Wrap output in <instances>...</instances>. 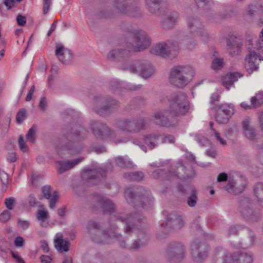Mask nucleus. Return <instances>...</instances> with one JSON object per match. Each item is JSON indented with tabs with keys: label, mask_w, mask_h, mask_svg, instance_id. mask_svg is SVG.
Here are the masks:
<instances>
[{
	"label": "nucleus",
	"mask_w": 263,
	"mask_h": 263,
	"mask_svg": "<svg viewBox=\"0 0 263 263\" xmlns=\"http://www.w3.org/2000/svg\"><path fill=\"white\" fill-rule=\"evenodd\" d=\"M116 219L125 224L124 232L128 235L135 234L138 237V240L129 247L130 250H135L144 245L148 240V235L144 229L139 228L140 219L137 216L132 214L125 215L119 213L116 216Z\"/></svg>",
	"instance_id": "nucleus-1"
},
{
	"label": "nucleus",
	"mask_w": 263,
	"mask_h": 263,
	"mask_svg": "<svg viewBox=\"0 0 263 263\" xmlns=\"http://www.w3.org/2000/svg\"><path fill=\"white\" fill-rule=\"evenodd\" d=\"M87 233L91 240L97 243H107L110 242L111 238H116L122 248H125V242L122 240V235L115 232H106L102 231L100 224L96 221L90 220L87 226Z\"/></svg>",
	"instance_id": "nucleus-2"
},
{
	"label": "nucleus",
	"mask_w": 263,
	"mask_h": 263,
	"mask_svg": "<svg viewBox=\"0 0 263 263\" xmlns=\"http://www.w3.org/2000/svg\"><path fill=\"white\" fill-rule=\"evenodd\" d=\"M213 260L219 263H253V255L250 252H236L228 254L221 247L215 249Z\"/></svg>",
	"instance_id": "nucleus-3"
},
{
	"label": "nucleus",
	"mask_w": 263,
	"mask_h": 263,
	"mask_svg": "<svg viewBox=\"0 0 263 263\" xmlns=\"http://www.w3.org/2000/svg\"><path fill=\"white\" fill-rule=\"evenodd\" d=\"M195 76L194 69L189 65H177L173 67L169 76V81L174 86L183 88Z\"/></svg>",
	"instance_id": "nucleus-4"
},
{
	"label": "nucleus",
	"mask_w": 263,
	"mask_h": 263,
	"mask_svg": "<svg viewBox=\"0 0 263 263\" xmlns=\"http://www.w3.org/2000/svg\"><path fill=\"white\" fill-rule=\"evenodd\" d=\"M125 46L132 52L140 51L150 45L147 34L141 29H133L127 32L125 38Z\"/></svg>",
	"instance_id": "nucleus-5"
},
{
	"label": "nucleus",
	"mask_w": 263,
	"mask_h": 263,
	"mask_svg": "<svg viewBox=\"0 0 263 263\" xmlns=\"http://www.w3.org/2000/svg\"><path fill=\"white\" fill-rule=\"evenodd\" d=\"M152 176L156 179H165L170 180L173 177H177L180 179L192 178L195 176L194 172L192 168L187 170L182 162L178 166L172 168L167 173L164 170L158 169L154 171Z\"/></svg>",
	"instance_id": "nucleus-6"
},
{
	"label": "nucleus",
	"mask_w": 263,
	"mask_h": 263,
	"mask_svg": "<svg viewBox=\"0 0 263 263\" xmlns=\"http://www.w3.org/2000/svg\"><path fill=\"white\" fill-rule=\"evenodd\" d=\"M170 104L169 108L174 116H183L190 109V103L186 95L180 92L171 95L167 99Z\"/></svg>",
	"instance_id": "nucleus-7"
},
{
	"label": "nucleus",
	"mask_w": 263,
	"mask_h": 263,
	"mask_svg": "<svg viewBox=\"0 0 263 263\" xmlns=\"http://www.w3.org/2000/svg\"><path fill=\"white\" fill-rule=\"evenodd\" d=\"M136 4L137 0H114L111 9L107 11L105 17H111L116 13L132 14L137 10Z\"/></svg>",
	"instance_id": "nucleus-8"
},
{
	"label": "nucleus",
	"mask_w": 263,
	"mask_h": 263,
	"mask_svg": "<svg viewBox=\"0 0 263 263\" xmlns=\"http://www.w3.org/2000/svg\"><path fill=\"white\" fill-rule=\"evenodd\" d=\"M147 124V120L144 118L124 119L117 121L115 126L119 130L135 133L144 129Z\"/></svg>",
	"instance_id": "nucleus-9"
},
{
	"label": "nucleus",
	"mask_w": 263,
	"mask_h": 263,
	"mask_svg": "<svg viewBox=\"0 0 263 263\" xmlns=\"http://www.w3.org/2000/svg\"><path fill=\"white\" fill-rule=\"evenodd\" d=\"M176 117L172 115L171 110L170 108L162 109H158L153 113L152 116V120L158 126L165 127H174L178 124Z\"/></svg>",
	"instance_id": "nucleus-10"
},
{
	"label": "nucleus",
	"mask_w": 263,
	"mask_h": 263,
	"mask_svg": "<svg viewBox=\"0 0 263 263\" xmlns=\"http://www.w3.org/2000/svg\"><path fill=\"white\" fill-rule=\"evenodd\" d=\"M90 208L93 211L101 210L104 214H112L115 212V205L110 199L101 195H96L88 198Z\"/></svg>",
	"instance_id": "nucleus-11"
},
{
	"label": "nucleus",
	"mask_w": 263,
	"mask_h": 263,
	"mask_svg": "<svg viewBox=\"0 0 263 263\" xmlns=\"http://www.w3.org/2000/svg\"><path fill=\"white\" fill-rule=\"evenodd\" d=\"M86 136L87 132L83 128L81 130H76L73 133L71 132L67 137L70 142L64 145L63 149L67 151L71 155L80 153L82 149V146L77 141L84 139Z\"/></svg>",
	"instance_id": "nucleus-12"
},
{
	"label": "nucleus",
	"mask_w": 263,
	"mask_h": 263,
	"mask_svg": "<svg viewBox=\"0 0 263 263\" xmlns=\"http://www.w3.org/2000/svg\"><path fill=\"white\" fill-rule=\"evenodd\" d=\"M187 24L190 30L188 36L200 37L203 41H205L208 39V34L204 30L202 23L197 17H189Z\"/></svg>",
	"instance_id": "nucleus-13"
},
{
	"label": "nucleus",
	"mask_w": 263,
	"mask_h": 263,
	"mask_svg": "<svg viewBox=\"0 0 263 263\" xmlns=\"http://www.w3.org/2000/svg\"><path fill=\"white\" fill-rule=\"evenodd\" d=\"M124 196L128 202L134 203L135 201H138L143 208L151 206L153 202V198L149 192L144 189L141 190L139 195L135 196L130 189H127L125 191Z\"/></svg>",
	"instance_id": "nucleus-14"
},
{
	"label": "nucleus",
	"mask_w": 263,
	"mask_h": 263,
	"mask_svg": "<svg viewBox=\"0 0 263 263\" xmlns=\"http://www.w3.org/2000/svg\"><path fill=\"white\" fill-rule=\"evenodd\" d=\"M184 225L182 216L175 213L169 214L165 222L160 224V229L163 233L167 234L172 230H178Z\"/></svg>",
	"instance_id": "nucleus-15"
},
{
	"label": "nucleus",
	"mask_w": 263,
	"mask_h": 263,
	"mask_svg": "<svg viewBox=\"0 0 263 263\" xmlns=\"http://www.w3.org/2000/svg\"><path fill=\"white\" fill-rule=\"evenodd\" d=\"M185 255V247L180 243H175L169 246L166 257L171 263H178L184 258Z\"/></svg>",
	"instance_id": "nucleus-16"
},
{
	"label": "nucleus",
	"mask_w": 263,
	"mask_h": 263,
	"mask_svg": "<svg viewBox=\"0 0 263 263\" xmlns=\"http://www.w3.org/2000/svg\"><path fill=\"white\" fill-rule=\"evenodd\" d=\"M239 211L243 217L250 222L257 221L259 218V213L253 209L249 199L245 198L240 200Z\"/></svg>",
	"instance_id": "nucleus-17"
},
{
	"label": "nucleus",
	"mask_w": 263,
	"mask_h": 263,
	"mask_svg": "<svg viewBox=\"0 0 263 263\" xmlns=\"http://www.w3.org/2000/svg\"><path fill=\"white\" fill-rule=\"evenodd\" d=\"M90 125L93 134L98 139H104L115 136L114 130L100 121H91Z\"/></svg>",
	"instance_id": "nucleus-18"
},
{
	"label": "nucleus",
	"mask_w": 263,
	"mask_h": 263,
	"mask_svg": "<svg viewBox=\"0 0 263 263\" xmlns=\"http://www.w3.org/2000/svg\"><path fill=\"white\" fill-rule=\"evenodd\" d=\"M214 109L216 111L215 120L219 124L228 123L234 112V106L229 104L216 105Z\"/></svg>",
	"instance_id": "nucleus-19"
},
{
	"label": "nucleus",
	"mask_w": 263,
	"mask_h": 263,
	"mask_svg": "<svg viewBox=\"0 0 263 263\" xmlns=\"http://www.w3.org/2000/svg\"><path fill=\"white\" fill-rule=\"evenodd\" d=\"M192 258L195 263L202 262L208 255V246L201 242H193L191 246Z\"/></svg>",
	"instance_id": "nucleus-20"
},
{
	"label": "nucleus",
	"mask_w": 263,
	"mask_h": 263,
	"mask_svg": "<svg viewBox=\"0 0 263 263\" xmlns=\"http://www.w3.org/2000/svg\"><path fill=\"white\" fill-rule=\"evenodd\" d=\"M178 47L177 42L159 43L153 46L151 53L162 57H167L170 55L171 51L177 50Z\"/></svg>",
	"instance_id": "nucleus-21"
},
{
	"label": "nucleus",
	"mask_w": 263,
	"mask_h": 263,
	"mask_svg": "<svg viewBox=\"0 0 263 263\" xmlns=\"http://www.w3.org/2000/svg\"><path fill=\"white\" fill-rule=\"evenodd\" d=\"M247 180L246 178L242 176H237L235 178L229 177L228 182L224 187L229 193L238 195L245 190Z\"/></svg>",
	"instance_id": "nucleus-22"
},
{
	"label": "nucleus",
	"mask_w": 263,
	"mask_h": 263,
	"mask_svg": "<svg viewBox=\"0 0 263 263\" xmlns=\"http://www.w3.org/2000/svg\"><path fill=\"white\" fill-rule=\"evenodd\" d=\"M103 103H106L100 108L94 107L93 110L99 115L104 116L107 115L111 109L116 108L118 106V102L115 100H107L104 98L97 97L95 98V104L98 106Z\"/></svg>",
	"instance_id": "nucleus-23"
},
{
	"label": "nucleus",
	"mask_w": 263,
	"mask_h": 263,
	"mask_svg": "<svg viewBox=\"0 0 263 263\" xmlns=\"http://www.w3.org/2000/svg\"><path fill=\"white\" fill-rule=\"evenodd\" d=\"M129 69L130 72L138 73L144 78H147L152 76L154 70L151 65L145 61H139L131 65Z\"/></svg>",
	"instance_id": "nucleus-24"
},
{
	"label": "nucleus",
	"mask_w": 263,
	"mask_h": 263,
	"mask_svg": "<svg viewBox=\"0 0 263 263\" xmlns=\"http://www.w3.org/2000/svg\"><path fill=\"white\" fill-rule=\"evenodd\" d=\"M263 61V58L255 51H250L246 58L245 68L249 73H252L258 68L259 62Z\"/></svg>",
	"instance_id": "nucleus-25"
},
{
	"label": "nucleus",
	"mask_w": 263,
	"mask_h": 263,
	"mask_svg": "<svg viewBox=\"0 0 263 263\" xmlns=\"http://www.w3.org/2000/svg\"><path fill=\"white\" fill-rule=\"evenodd\" d=\"M227 50L231 57L238 55L241 51L242 43L241 40L235 36L231 37L227 41Z\"/></svg>",
	"instance_id": "nucleus-26"
},
{
	"label": "nucleus",
	"mask_w": 263,
	"mask_h": 263,
	"mask_svg": "<svg viewBox=\"0 0 263 263\" xmlns=\"http://www.w3.org/2000/svg\"><path fill=\"white\" fill-rule=\"evenodd\" d=\"M106 175V171L104 168H97L92 170H86L82 174L83 178L86 179H96L101 180Z\"/></svg>",
	"instance_id": "nucleus-27"
},
{
	"label": "nucleus",
	"mask_w": 263,
	"mask_h": 263,
	"mask_svg": "<svg viewBox=\"0 0 263 263\" xmlns=\"http://www.w3.org/2000/svg\"><path fill=\"white\" fill-rule=\"evenodd\" d=\"M124 44H125V42L124 41ZM125 47V49H114L109 52L107 54V58L108 60H124L125 59L128 58L132 52L130 50H129V49L127 48L125 45H124Z\"/></svg>",
	"instance_id": "nucleus-28"
},
{
	"label": "nucleus",
	"mask_w": 263,
	"mask_h": 263,
	"mask_svg": "<svg viewBox=\"0 0 263 263\" xmlns=\"http://www.w3.org/2000/svg\"><path fill=\"white\" fill-rule=\"evenodd\" d=\"M55 55L60 62L64 64L68 63L71 59L70 50L65 48L62 45H57Z\"/></svg>",
	"instance_id": "nucleus-29"
},
{
	"label": "nucleus",
	"mask_w": 263,
	"mask_h": 263,
	"mask_svg": "<svg viewBox=\"0 0 263 263\" xmlns=\"http://www.w3.org/2000/svg\"><path fill=\"white\" fill-rule=\"evenodd\" d=\"M84 160L83 157H80L71 161H60L57 163L59 165L58 172L59 174H62L64 172L73 168L76 165L81 162Z\"/></svg>",
	"instance_id": "nucleus-30"
},
{
	"label": "nucleus",
	"mask_w": 263,
	"mask_h": 263,
	"mask_svg": "<svg viewBox=\"0 0 263 263\" xmlns=\"http://www.w3.org/2000/svg\"><path fill=\"white\" fill-rule=\"evenodd\" d=\"M54 245L59 252H64L69 250V242L67 240L64 239L62 234H57L55 235Z\"/></svg>",
	"instance_id": "nucleus-31"
},
{
	"label": "nucleus",
	"mask_w": 263,
	"mask_h": 263,
	"mask_svg": "<svg viewBox=\"0 0 263 263\" xmlns=\"http://www.w3.org/2000/svg\"><path fill=\"white\" fill-rule=\"evenodd\" d=\"M179 17V14L176 12H173L167 15L161 23L162 27L165 29L173 28L175 25Z\"/></svg>",
	"instance_id": "nucleus-32"
},
{
	"label": "nucleus",
	"mask_w": 263,
	"mask_h": 263,
	"mask_svg": "<svg viewBox=\"0 0 263 263\" xmlns=\"http://www.w3.org/2000/svg\"><path fill=\"white\" fill-rule=\"evenodd\" d=\"M263 12V5L260 0H256L250 4L246 9V14L252 16Z\"/></svg>",
	"instance_id": "nucleus-33"
},
{
	"label": "nucleus",
	"mask_w": 263,
	"mask_h": 263,
	"mask_svg": "<svg viewBox=\"0 0 263 263\" xmlns=\"http://www.w3.org/2000/svg\"><path fill=\"white\" fill-rule=\"evenodd\" d=\"M42 193L44 195V196L45 198L50 200V208L52 209H53L55 207V203L58 199V192L54 191L53 192V194L51 197V186L49 185H45L42 188Z\"/></svg>",
	"instance_id": "nucleus-34"
},
{
	"label": "nucleus",
	"mask_w": 263,
	"mask_h": 263,
	"mask_svg": "<svg viewBox=\"0 0 263 263\" xmlns=\"http://www.w3.org/2000/svg\"><path fill=\"white\" fill-rule=\"evenodd\" d=\"M250 123V119L249 118H246L242 121V127L245 136L248 139L253 140L256 136V132Z\"/></svg>",
	"instance_id": "nucleus-35"
},
{
	"label": "nucleus",
	"mask_w": 263,
	"mask_h": 263,
	"mask_svg": "<svg viewBox=\"0 0 263 263\" xmlns=\"http://www.w3.org/2000/svg\"><path fill=\"white\" fill-rule=\"evenodd\" d=\"M239 73H230L222 77V83L227 89H230L231 86L233 85L234 82L238 80V78L241 77Z\"/></svg>",
	"instance_id": "nucleus-36"
},
{
	"label": "nucleus",
	"mask_w": 263,
	"mask_h": 263,
	"mask_svg": "<svg viewBox=\"0 0 263 263\" xmlns=\"http://www.w3.org/2000/svg\"><path fill=\"white\" fill-rule=\"evenodd\" d=\"M162 139V136L160 134H150L145 136L144 141L151 149H153Z\"/></svg>",
	"instance_id": "nucleus-37"
},
{
	"label": "nucleus",
	"mask_w": 263,
	"mask_h": 263,
	"mask_svg": "<svg viewBox=\"0 0 263 263\" xmlns=\"http://www.w3.org/2000/svg\"><path fill=\"white\" fill-rule=\"evenodd\" d=\"M253 193L257 202L263 207V183L257 182L253 187Z\"/></svg>",
	"instance_id": "nucleus-38"
},
{
	"label": "nucleus",
	"mask_w": 263,
	"mask_h": 263,
	"mask_svg": "<svg viewBox=\"0 0 263 263\" xmlns=\"http://www.w3.org/2000/svg\"><path fill=\"white\" fill-rule=\"evenodd\" d=\"M47 211L44 209H39L36 212V219L42 227H47L49 224Z\"/></svg>",
	"instance_id": "nucleus-39"
},
{
	"label": "nucleus",
	"mask_w": 263,
	"mask_h": 263,
	"mask_svg": "<svg viewBox=\"0 0 263 263\" xmlns=\"http://www.w3.org/2000/svg\"><path fill=\"white\" fill-rule=\"evenodd\" d=\"M147 10L152 13H156L160 8L161 0H145Z\"/></svg>",
	"instance_id": "nucleus-40"
},
{
	"label": "nucleus",
	"mask_w": 263,
	"mask_h": 263,
	"mask_svg": "<svg viewBox=\"0 0 263 263\" xmlns=\"http://www.w3.org/2000/svg\"><path fill=\"white\" fill-rule=\"evenodd\" d=\"M197 191L194 187H192L190 195L187 198V204L190 207H194L197 203Z\"/></svg>",
	"instance_id": "nucleus-41"
},
{
	"label": "nucleus",
	"mask_w": 263,
	"mask_h": 263,
	"mask_svg": "<svg viewBox=\"0 0 263 263\" xmlns=\"http://www.w3.org/2000/svg\"><path fill=\"white\" fill-rule=\"evenodd\" d=\"M124 176L130 180L139 181L143 179L144 175L142 172H135L126 173Z\"/></svg>",
	"instance_id": "nucleus-42"
},
{
	"label": "nucleus",
	"mask_w": 263,
	"mask_h": 263,
	"mask_svg": "<svg viewBox=\"0 0 263 263\" xmlns=\"http://www.w3.org/2000/svg\"><path fill=\"white\" fill-rule=\"evenodd\" d=\"M115 161L116 164L121 167H132L133 166V162L132 161L126 158L121 156L117 157Z\"/></svg>",
	"instance_id": "nucleus-43"
},
{
	"label": "nucleus",
	"mask_w": 263,
	"mask_h": 263,
	"mask_svg": "<svg viewBox=\"0 0 263 263\" xmlns=\"http://www.w3.org/2000/svg\"><path fill=\"white\" fill-rule=\"evenodd\" d=\"M251 105L256 107L263 104V92H259L256 95L252 97L251 99Z\"/></svg>",
	"instance_id": "nucleus-44"
},
{
	"label": "nucleus",
	"mask_w": 263,
	"mask_h": 263,
	"mask_svg": "<svg viewBox=\"0 0 263 263\" xmlns=\"http://www.w3.org/2000/svg\"><path fill=\"white\" fill-rule=\"evenodd\" d=\"M36 130V128L34 125L29 129L26 135V138L28 141L31 142H33L35 141Z\"/></svg>",
	"instance_id": "nucleus-45"
},
{
	"label": "nucleus",
	"mask_w": 263,
	"mask_h": 263,
	"mask_svg": "<svg viewBox=\"0 0 263 263\" xmlns=\"http://www.w3.org/2000/svg\"><path fill=\"white\" fill-rule=\"evenodd\" d=\"M223 64L224 63L222 59L215 58L212 62V67L215 70H219L222 68Z\"/></svg>",
	"instance_id": "nucleus-46"
},
{
	"label": "nucleus",
	"mask_w": 263,
	"mask_h": 263,
	"mask_svg": "<svg viewBox=\"0 0 263 263\" xmlns=\"http://www.w3.org/2000/svg\"><path fill=\"white\" fill-rule=\"evenodd\" d=\"M188 35H189V34L186 36V39H185V45L186 48L187 49H189L190 50H192L196 47L197 44L194 40H190V37L191 36H188ZM191 37H194V36H191Z\"/></svg>",
	"instance_id": "nucleus-47"
},
{
	"label": "nucleus",
	"mask_w": 263,
	"mask_h": 263,
	"mask_svg": "<svg viewBox=\"0 0 263 263\" xmlns=\"http://www.w3.org/2000/svg\"><path fill=\"white\" fill-rule=\"evenodd\" d=\"M26 117V111L24 108L21 109L16 116V122L18 124H21Z\"/></svg>",
	"instance_id": "nucleus-48"
},
{
	"label": "nucleus",
	"mask_w": 263,
	"mask_h": 263,
	"mask_svg": "<svg viewBox=\"0 0 263 263\" xmlns=\"http://www.w3.org/2000/svg\"><path fill=\"white\" fill-rule=\"evenodd\" d=\"M255 48L259 52H263V29L260 33L259 39L256 43Z\"/></svg>",
	"instance_id": "nucleus-49"
},
{
	"label": "nucleus",
	"mask_w": 263,
	"mask_h": 263,
	"mask_svg": "<svg viewBox=\"0 0 263 263\" xmlns=\"http://www.w3.org/2000/svg\"><path fill=\"white\" fill-rule=\"evenodd\" d=\"M18 145L22 151L24 152H26L28 151V147L27 145L26 144L24 140L23 137L22 135H21L19 137Z\"/></svg>",
	"instance_id": "nucleus-50"
},
{
	"label": "nucleus",
	"mask_w": 263,
	"mask_h": 263,
	"mask_svg": "<svg viewBox=\"0 0 263 263\" xmlns=\"http://www.w3.org/2000/svg\"><path fill=\"white\" fill-rule=\"evenodd\" d=\"M10 212L5 210L0 215V221L2 222H6L10 219Z\"/></svg>",
	"instance_id": "nucleus-51"
},
{
	"label": "nucleus",
	"mask_w": 263,
	"mask_h": 263,
	"mask_svg": "<svg viewBox=\"0 0 263 263\" xmlns=\"http://www.w3.org/2000/svg\"><path fill=\"white\" fill-rule=\"evenodd\" d=\"M26 17L21 14H18L16 16V22L17 25L20 26H24L26 24Z\"/></svg>",
	"instance_id": "nucleus-52"
},
{
	"label": "nucleus",
	"mask_w": 263,
	"mask_h": 263,
	"mask_svg": "<svg viewBox=\"0 0 263 263\" xmlns=\"http://www.w3.org/2000/svg\"><path fill=\"white\" fill-rule=\"evenodd\" d=\"M0 179L3 184H7L8 183V175L4 171H0Z\"/></svg>",
	"instance_id": "nucleus-53"
},
{
	"label": "nucleus",
	"mask_w": 263,
	"mask_h": 263,
	"mask_svg": "<svg viewBox=\"0 0 263 263\" xmlns=\"http://www.w3.org/2000/svg\"><path fill=\"white\" fill-rule=\"evenodd\" d=\"M15 202L14 198L11 197L9 198H7L5 200V205L6 207L10 210H11L13 209V205Z\"/></svg>",
	"instance_id": "nucleus-54"
},
{
	"label": "nucleus",
	"mask_w": 263,
	"mask_h": 263,
	"mask_svg": "<svg viewBox=\"0 0 263 263\" xmlns=\"http://www.w3.org/2000/svg\"><path fill=\"white\" fill-rule=\"evenodd\" d=\"M51 4V0H43V13L46 14Z\"/></svg>",
	"instance_id": "nucleus-55"
},
{
	"label": "nucleus",
	"mask_w": 263,
	"mask_h": 263,
	"mask_svg": "<svg viewBox=\"0 0 263 263\" xmlns=\"http://www.w3.org/2000/svg\"><path fill=\"white\" fill-rule=\"evenodd\" d=\"M213 135L215 139L217 141H219L220 144L222 145H225L227 144L226 140L220 137V134L218 132H214V134H213Z\"/></svg>",
	"instance_id": "nucleus-56"
},
{
	"label": "nucleus",
	"mask_w": 263,
	"mask_h": 263,
	"mask_svg": "<svg viewBox=\"0 0 263 263\" xmlns=\"http://www.w3.org/2000/svg\"><path fill=\"white\" fill-rule=\"evenodd\" d=\"M229 179V178H228V175L226 173H221L218 175L217 177V181L218 182H221L228 180Z\"/></svg>",
	"instance_id": "nucleus-57"
},
{
	"label": "nucleus",
	"mask_w": 263,
	"mask_h": 263,
	"mask_svg": "<svg viewBox=\"0 0 263 263\" xmlns=\"http://www.w3.org/2000/svg\"><path fill=\"white\" fill-rule=\"evenodd\" d=\"M28 203L29 204L32 206H34L36 204V199L33 194H31L29 195L28 197Z\"/></svg>",
	"instance_id": "nucleus-58"
},
{
	"label": "nucleus",
	"mask_w": 263,
	"mask_h": 263,
	"mask_svg": "<svg viewBox=\"0 0 263 263\" xmlns=\"http://www.w3.org/2000/svg\"><path fill=\"white\" fill-rule=\"evenodd\" d=\"M18 225L20 228L25 230L28 228L29 222L27 220H19L18 221Z\"/></svg>",
	"instance_id": "nucleus-59"
},
{
	"label": "nucleus",
	"mask_w": 263,
	"mask_h": 263,
	"mask_svg": "<svg viewBox=\"0 0 263 263\" xmlns=\"http://www.w3.org/2000/svg\"><path fill=\"white\" fill-rule=\"evenodd\" d=\"M41 247L43 251L45 253H47L49 251V247L47 242L46 240L41 241Z\"/></svg>",
	"instance_id": "nucleus-60"
},
{
	"label": "nucleus",
	"mask_w": 263,
	"mask_h": 263,
	"mask_svg": "<svg viewBox=\"0 0 263 263\" xmlns=\"http://www.w3.org/2000/svg\"><path fill=\"white\" fill-rule=\"evenodd\" d=\"M46 98L44 97H43L41 98L40 103H39V107L42 110H45L46 109Z\"/></svg>",
	"instance_id": "nucleus-61"
},
{
	"label": "nucleus",
	"mask_w": 263,
	"mask_h": 263,
	"mask_svg": "<svg viewBox=\"0 0 263 263\" xmlns=\"http://www.w3.org/2000/svg\"><path fill=\"white\" fill-rule=\"evenodd\" d=\"M24 242V239L23 237L18 236L14 240V244L16 247H21L23 246Z\"/></svg>",
	"instance_id": "nucleus-62"
},
{
	"label": "nucleus",
	"mask_w": 263,
	"mask_h": 263,
	"mask_svg": "<svg viewBox=\"0 0 263 263\" xmlns=\"http://www.w3.org/2000/svg\"><path fill=\"white\" fill-rule=\"evenodd\" d=\"M220 96L217 93H214L211 97V103L212 104H215V102H218L219 100Z\"/></svg>",
	"instance_id": "nucleus-63"
},
{
	"label": "nucleus",
	"mask_w": 263,
	"mask_h": 263,
	"mask_svg": "<svg viewBox=\"0 0 263 263\" xmlns=\"http://www.w3.org/2000/svg\"><path fill=\"white\" fill-rule=\"evenodd\" d=\"M41 261L42 263H50L51 261V258L48 255H42L40 257Z\"/></svg>",
	"instance_id": "nucleus-64"
}]
</instances>
